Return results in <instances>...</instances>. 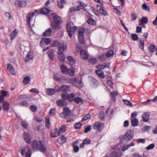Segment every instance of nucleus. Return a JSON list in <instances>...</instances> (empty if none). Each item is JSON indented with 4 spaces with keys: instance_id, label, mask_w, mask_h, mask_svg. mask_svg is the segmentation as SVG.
<instances>
[{
    "instance_id": "obj_63",
    "label": "nucleus",
    "mask_w": 157,
    "mask_h": 157,
    "mask_svg": "<svg viewBox=\"0 0 157 157\" xmlns=\"http://www.w3.org/2000/svg\"><path fill=\"white\" fill-rule=\"evenodd\" d=\"M73 147L74 148V152H78L79 149L78 147L75 144H74L73 145Z\"/></svg>"
},
{
    "instance_id": "obj_43",
    "label": "nucleus",
    "mask_w": 157,
    "mask_h": 157,
    "mask_svg": "<svg viewBox=\"0 0 157 157\" xmlns=\"http://www.w3.org/2000/svg\"><path fill=\"white\" fill-rule=\"evenodd\" d=\"M114 53L113 51L112 50H110L108 51L106 54L105 56L106 57L108 58H109L112 56L113 55Z\"/></svg>"
},
{
    "instance_id": "obj_20",
    "label": "nucleus",
    "mask_w": 157,
    "mask_h": 157,
    "mask_svg": "<svg viewBox=\"0 0 157 157\" xmlns=\"http://www.w3.org/2000/svg\"><path fill=\"white\" fill-rule=\"evenodd\" d=\"M150 114L148 113H144L142 114V117L143 121L145 122H147L149 119Z\"/></svg>"
},
{
    "instance_id": "obj_49",
    "label": "nucleus",
    "mask_w": 157,
    "mask_h": 157,
    "mask_svg": "<svg viewBox=\"0 0 157 157\" xmlns=\"http://www.w3.org/2000/svg\"><path fill=\"white\" fill-rule=\"evenodd\" d=\"M74 80L75 78H68L65 79V80L66 81H67L70 83L72 84H73L74 83Z\"/></svg>"
},
{
    "instance_id": "obj_26",
    "label": "nucleus",
    "mask_w": 157,
    "mask_h": 157,
    "mask_svg": "<svg viewBox=\"0 0 157 157\" xmlns=\"http://www.w3.org/2000/svg\"><path fill=\"white\" fill-rule=\"evenodd\" d=\"M67 104V102L64 100H58L57 101V105L60 107H62L66 105Z\"/></svg>"
},
{
    "instance_id": "obj_53",
    "label": "nucleus",
    "mask_w": 157,
    "mask_h": 157,
    "mask_svg": "<svg viewBox=\"0 0 157 157\" xmlns=\"http://www.w3.org/2000/svg\"><path fill=\"white\" fill-rule=\"evenodd\" d=\"M56 110L55 108H52L50 109L49 114L51 115L54 116L56 114Z\"/></svg>"
},
{
    "instance_id": "obj_19",
    "label": "nucleus",
    "mask_w": 157,
    "mask_h": 157,
    "mask_svg": "<svg viewBox=\"0 0 157 157\" xmlns=\"http://www.w3.org/2000/svg\"><path fill=\"white\" fill-rule=\"evenodd\" d=\"M34 58V54L31 52H29L25 58V61L27 62L29 60H33Z\"/></svg>"
},
{
    "instance_id": "obj_33",
    "label": "nucleus",
    "mask_w": 157,
    "mask_h": 157,
    "mask_svg": "<svg viewBox=\"0 0 157 157\" xmlns=\"http://www.w3.org/2000/svg\"><path fill=\"white\" fill-rule=\"evenodd\" d=\"M68 61L71 64H73L75 63V60L71 56H69L67 57Z\"/></svg>"
},
{
    "instance_id": "obj_55",
    "label": "nucleus",
    "mask_w": 157,
    "mask_h": 157,
    "mask_svg": "<svg viewBox=\"0 0 157 157\" xmlns=\"http://www.w3.org/2000/svg\"><path fill=\"white\" fill-rule=\"evenodd\" d=\"M132 38L134 41H136L138 40V37L137 35L135 34H132L131 35Z\"/></svg>"
},
{
    "instance_id": "obj_4",
    "label": "nucleus",
    "mask_w": 157,
    "mask_h": 157,
    "mask_svg": "<svg viewBox=\"0 0 157 157\" xmlns=\"http://www.w3.org/2000/svg\"><path fill=\"white\" fill-rule=\"evenodd\" d=\"M19 151L20 152L21 155L23 156L25 154L26 157H31L32 152L30 147L28 146L20 148Z\"/></svg>"
},
{
    "instance_id": "obj_42",
    "label": "nucleus",
    "mask_w": 157,
    "mask_h": 157,
    "mask_svg": "<svg viewBox=\"0 0 157 157\" xmlns=\"http://www.w3.org/2000/svg\"><path fill=\"white\" fill-rule=\"evenodd\" d=\"M74 100L75 102L78 104H82L83 103L82 99L79 97H76L75 98Z\"/></svg>"
},
{
    "instance_id": "obj_30",
    "label": "nucleus",
    "mask_w": 157,
    "mask_h": 157,
    "mask_svg": "<svg viewBox=\"0 0 157 157\" xmlns=\"http://www.w3.org/2000/svg\"><path fill=\"white\" fill-rule=\"evenodd\" d=\"M110 64L109 63H108L105 65H99L97 66L96 68L98 69H104L106 67H109Z\"/></svg>"
},
{
    "instance_id": "obj_6",
    "label": "nucleus",
    "mask_w": 157,
    "mask_h": 157,
    "mask_svg": "<svg viewBox=\"0 0 157 157\" xmlns=\"http://www.w3.org/2000/svg\"><path fill=\"white\" fill-rule=\"evenodd\" d=\"M85 31V29L84 28H81L78 31V40L79 43L82 44L85 43L84 33Z\"/></svg>"
},
{
    "instance_id": "obj_7",
    "label": "nucleus",
    "mask_w": 157,
    "mask_h": 157,
    "mask_svg": "<svg viewBox=\"0 0 157 157\" xmlns=\"http://www.w3.org/2000/svg\"><path fill=\"white\" fill-rule=\"evenodd\" d=\"M66 25L67 31L69 36L70 37H71L72 34L76 29L77 28L76 26L71 27V24L68 22L67 23Z\"/></svg>"
},
{
    "instance_id": "obj_5",
    "label": "nucleus",
    "mask_w": 157,
    "mask_h": 157,
    "mask_svg": "<svg viewBox=\"0 0 157 157\" xmlns=\"http://www.w3.org/2000/svg\"><path fill=\"white\" fill-rule=\"evenodd\" d=\"M97 11H95L94 13L96 15L98 16L99 15L98 11H99L100 13H102L104 15L106 16L108 15V13L106 10L104 9V7L102 5H97Z\"/></svg>"
},
{
    "instance_id": "obj_46",
    "label": "nucleus",
    "mask_w": 157,
    "mask_h": 157,
    "mask_svg": "<svg viewBox=\"0 0 157 157\" xmlns=\"http://www.w3.org/2000/svg\"><path fill=\"white\" fill-rule=\"evenodd\" d=\"M107 58L106 57L105 54L100 55L98 57L99 59L101 61H104Z\"/></svg>"
},
{
    "instance_id": "obj_38",
    "label": "nucleus",
    "mask_w": 157,
    "mask_h": 157,
    "mask_svg": "<svg viewBox=\"0 0 157 157\" xmlns=\"http://www.w3.org/2000/svg\"><path fill=\"white\" fill-rule=\"evenodd\" d=\"M7 69L8 70L10 71V72L12 74H14L15 73V71L14 70V69L13 68L12 65L10 64H9L8 65V67H7Z\"/></svg>"
},
{
    "instance_id": "obj_11",
    "label": "nucleus",
    "mask_w": 157,
    "mask_h": 157,
    "mask_svg": "<svg viewBox=\"0 0 157 157\" xmlns=\"http://www.w3.org/2000/svg\"><path fill=\"white\" fill-rule=\"evenodd\" d=\"M57 91V92L63 91L65 93L70 92L71 90L70 86L68 85H63L60 88H59Z\"/></svg>"
},
{
    "instance_id": "obj_12",
    "label": "nucleus",
    "mask_w": 157,
    "mask_h": 157,
    "mask_svg": "<svg viewBox=\"0 0 157 157\" xmlns=\"http://www.w3.org/2000/svg\"><path fill=\"white\" fill-rule=\"evenodd\" d=\"M73 84L78 88H81L83 86V84L82 81L78 78H75Z\"/></svg>"
},
{
    "instance_id": "obj_24",
    "label": "nucleus",
    "mask_w": 157,
    "mask_h": 157,
    "mask_svg": "<svg viewBox=\"0 0 157 157\" xmlns=\"http://www.w3.org/2000/svg\"><path fill=\"white\" fill-rule=\"evenodd\" d=\"M18 32V30L17 29H15L11 32L10 36L11 40H13L16 36Z\"/></svg>"
},
{
    "instance_id": "obj_3",
    "label": "nucleus",
    "mask_w": 157,
    "mask_h": 157,
    "mask_svg": "<svg viewBox=\"0 0 157 157\" xmlns=\"http://www.w3.org/2000/svg\"><path fill=\"white\" fill-rule=\"evenodd\" d=\"M71 115V111L67 107H64L63 109V112L60 114V116L61 117L67 119V122H71L74 121L72 118H68Z\"/></svg>"
},
{
    "instance_id": "obj_51",
    "label": "nucleus",
    "mask_w": 157,
    "mask_h": 157,
    "mask_svg": "<svg viewBox=\"0 0 157 157\" xmlns=\"http://www.w3.org/2000/svg\"><path fill=\"white\" fill-rule=\"evenodd\" d=\"M50 122L49 118H46L45 121V125L48 129L50 127Z\"/></svg>"
},
{
    "instance_id": "obj_64",
    "label": "nucleus",
    "mask_w": 157,
    "mask_h": 157,
    "mask_svg": "<svg viewBox=\"0 0 157 157\" xmlns=\"http://www.w3.org/2000/svg\"><path fill=\"white\" fill-rule=\"evenodd\" d=\"M137 115V113L136 111H134L132 113L131 115V118L132 119L135 118L136 117Z\"/></svg>"
},
{
    "instance_id": "obj_8",
    "label": "nucleus",
    "mask_w": 157,
    "mask_h": 157,
    "mask_svg": "<svg viewBox=\"0 0 157 157\" xmlns=\"http://www.w3.org/2000/svg\"><path fill=\"white\" fill-rule=\"evenodd\" d=\"M134 136L133 132L131 130H128L123 136L124 139L128 142L131 140Z\"/></svg>"
},
{
    "instance_id": "obj_60",
    "label": "nucleus",
    "mask_w": 157,
    "mask_h": 157,
    "mask_svg": "<svg viewBox=\"0 0 157 157\" xmlns=\"http://www.w3.org/2000/svg\"><path fill=\"white\" fill-rule=\"evenodd\" d=\"M91 126L90 125L86 126L84 130V132L87 133L88 132L90 131L91 129Z\"/></svg>"
},
{
    "instance_id": "obj_21",
    "label": "nucleus",
    "mask_w": 157,
    "mask_h": 157,
    "mask_svg": "<svg viewBox=\"0 0 157 157\" xmlns=\"http://www.w3.org/2000/svg\"><path fill=\"white\" fill-rule=\"evenodd\" d=\"M67 141V138L63 135H61L57 140V141L60 144L65 143Z\"/></svg>"
},
{
    "instance_id": "obj_35",
    "label": "nucleus",
    "mask_w": 157,
    "mask_h": 157,
    "mask_svg": "<svg viewBox=\"0 0 157 157\" xmlns=\"http://www.w3.org/2000/svg\"><path fill=\"white\" fill-rule=\"evenodd\" d=\"M30 78L29 76H27L25 77L23 79V82L24 84L26 85L28 84L30 82Z\"/></svg>"
},
{
    "instance_id": "obj_17",
    "label": "nucleus",
    "mask_w": 157,
    "mask_h": 157,
    "mask_svg": "<svg viewBox=\"0 0 157 157\" xmlns=\"http://www.w3.org/2000/svg\"><path fill=\"white\" fill-rule=\"evenodd\" d=\"M15 4L21 7H24L26 6L27 2L25 1H17L15 2Z\"/></svg>"
},
{
    "instance_id": "obj_61",
    "label": "nucleus",
    "mask_w": 157,
    "mask_h": 157,
    "mask_svg": "<svg viewBox=\"0 0 157 157\" xmlns=\"http://www.w3.org/2000/svg\"><path fill=\"white\" fill-rule=\"evenodd\" d=\"M123 102L124 104L130 106L132 105V103L130 102V101H129L128 100H127L124 99Z\"/></svg>"
},
{
    "instance_id": "obj_56",
    "label": "nucleus",
    "mask_w": 157,
    "mask_h": 157,
    "mask_svg": "<svg viewBox=\"0 0 157 157\" xmlns=\"http://www.w3.org/2000/svg\"><path fill=\"white\" fill-rule=\"evenodd\" d=\"M80 9L79 6H77V7H73L69 9V11L71 12H73L75 11H78Z\"/></svg>"
},
{
    "instance_id": "obj_37",
    "label": "nucleus",
    "mask_w": 157,
    "mask_h": 157,
    "mask_svg": "<svg viewBox=\"0 0 157 157\" xmlns=\"http://www.w3.org/2000/svg\"><path fill=\"white\" fill-rule=\"evenodd\" d=\"M52 32V29L49 28L45 31L44 33V35L46 36H48L51 34Z\"/></svg>"
},
{
    "instance_id": "obj_44",
    "label": "nucleus",
    "mask_w": 157,
    "mask_h": 157,
    "mask_svg": "<svg viewBox=\"0 0 157 157\" xmlns=\"http://www.w3.org/2000/svg\"><path fill=\"white\" fill-rule=\"evenodd\" d=\"M75 97V95L73 94H68V100L70 101H72L73 100Z\"/></svg>"
},
{
    "instance_id": "obj_1",
    "label": "nucleus",
    "mask_w": 157,
    "mask_h": 157,
    "mask_svg": "<svg viewBox=\"0 0 157 157\" xmlns=\"http://www.w3.org/2000/svg\"><path fill=\"white\" fill-rule=\"evenodd\" d=\"M32 147L33 150H36L37 149H39L42 152H45L47 150L46 146L43 144L41 141L37 142L36 140L33 141L32 143Z\"/></svg>"
},
{
    "instance_id": "obj_13",
    "label": "nucleus",
    "mask_w": 157,
    "mask_h": 157,
    "mask_svg": "<svg viewBox=\"0 0 157 157\" xmlns=\"http://www.w3.org/2000/svg\"><path fill=\"white\" fill-rule=\"evenodd\" d=\"M54 20L55 23L57 25H59L62 23V20L61 18L57 15H55V14L52 15Z\"/></svg>"
},
{
    "instance_id": "obj_16",
    "label": "nucleus",
    "mask_w": 157,
    "mask_h": 157,
    "mask_svg": "<svg viewBox=\"0 0 157 157\" xmlns=\"http://www.w3.org/2000/svg\"><path fill=\"white\" fill-rule=\"evenodd\" d=\"M80 55L81 57L84 60H87L89 57V54L84 50L82 49L80 51Z\"/></svg>"
},
{
    "instance_id": "obj_41",
    "label": "nucleus",
    "mask_w": 157,
    "mask_h": 157,
    "mask_svg": "<svg viewBox=\"0 0 157 157\" xmlns=\"http://www.w3.org/2000/svg\"><path fill=\"white\" fill-rule=\"evenodd\" d=\"M142 8L146 11H150V8L145 3L142 5Z\"/></svg>"
},
{
    "instance_id": "obj_45",
    "label": "nucleus",
    "mask_w": 157,
    "mask_h": 157,
    "mask_svg": "<svg viewBox=\"0 0 157 157\" xmlns=\"http://www.w3.org/2000/svg\"><path fill=\"white\" fill-rule=\"evenodd\" d=\"M87 23L89 24L92 25H95L96 24V22L95 20L91 18H89L88 20Z\"/></svg>"
},
{
    "instance_id": "obj_15",
    "label": "nucleus",
    "mask_w": 157,
    "mask_h": 157,
    "mask_svg": "<svg viewBox=\"0 0 157 157\" xmlns=\"http://www.w3.org/2000/svg\"><path fill=\"white\" fill-rule=\"evenodd\" d=\"M51 41V40L50 38H42L40 42V44L41 45V47H43L44 44H48L50 43Z\"/></svg>"
},
{
    "instance_id": "obj_57",
    "label": "nucleus",
    "mask_w": 157,
    "mask_h": 157,
    "mask_svg": "<svg viewBox=\"0 0 157 157\" xmlns=\"http://www.w3.org/2000/svg\"><path fill=\"white\" fill-rule=\"evenodd\" d=\"M90 117V114H87L85 115L84 117H83L82 121H86L87 119H89Z\"/></svg>"
},
{
    "instance_id": "obj_34",
    "label": "nucleus",
    "mask_w": 157,
    "mask_h": 157,
    "mask_svg": "<svg viewBox=\"0 0 157 157\" xmlns=\"http://www.w3.org/2000/svg\"><path fill=\"white\" fill-rule=\"evenodd\" d=\"M46 90V94L50 95L54 94L55 92V90L52 88L47 89Z\"/></svg>"
},
{
    "instance_id": "obj_59",
    "label": "nucleus",
    "mask_w": 157,
    "mask_h": 157,
    "mask_svg": "<svg viewBox=\"0 0 157 157\" xmlns=\"http://www.w3.org/2000/svg\"><path fill=\"white\" fill-rule=\"evenodd\" d=\"M137 17L138 16L136 14L132 13L131 14V19L133 21L136 20Z\"/></svg>"
},
{
    "instance_id": "obj_9",
    "label": "nucleus",
    "mask_w": 157,
    "mask_h": 157,
    "mask_svg": "<svg viewBox=\"0 0 157 157\" xmlns=\"http://www.w3.org/2000/svg\"><path fill=\"white\" fill-rule=\"evenodd\" d=\"M38 11L37 10H35L33 12H31L29 13L26 16L27 18V24L29 27L30 26V21L31 19L33 18V16L36 14L37 13Z\"/></svg>"
},
{
    "instance_id": "obj_62",
    "label": "nucleus",
    "mask_w": 157,
    "mask_h": 157,
    "mask_svg": "<svg viewBox=\"0 0 157 157\" xmlns=\"http://www.w3.org/2000/svg\"><path fill=\"white\" fill-rule=\"evenodd\" d=\"M155 146V144L154 143H152L147 147V150H151Z\"/></svg>"
},
{
    "instance_id": "obj_18",
    "label": "nucleus",
    "mask_w": 157,
    "mask_h": 157,
    "mask_svg": "<svg viewBox=\"0 0 157 157\" xmlns=\"http://www.w3.org/2000/svg\"><path fill=\"white\" fill-rule=\"evenodd\" d=\"M50 135L52 137H55L59 136L60 134L57 128H55L50 132Z\"/></svg>"
},
{
    "instance_id": "obj_28",
    "label": "nucleus",
    "mask_w": 157,
    "mask_h": 157,
    "mask_svg": "<svg viewBox=\"0 0 157 157\" xmlns=\"http://www.w3.org/2000/svg\"><path fill=\"white\" fill-rule=\"evenodd\" d=\"M139 45L140 48L144 50V40L143 38H140L139 39Z\"/></svg>"
},
{
    "instance_id": "obj_31",
    "label": "nucleus",
    "mask_w": 157,
    "mask_h": 157,
    "mask_svg": "<svg viewBox=\"0 0 157 157\" xmlns=\"http://www.w3.org/2000/svg\"><path fill=\"white\" fill-rule=\"evenodd\" d=\"M148 50L150 52H154L157 50V48L154 44H151L149 46Z\"/></svg>"
},
{
    "instance_id": "obj_25",
    "label": "nucleus",
    "mask_w": 157,
    "mask_h": 157,
    "mask_svg": "<svg viewBox=\"0 0 157 157\" xmlns=\"http://www.w3.org/2000/svg\"><path fill=\"white\" fill-rule=\"evenodd\" d=\"M60 69L61 72L63 74L67 75L68 73V69L64 65L62 64L60 66Z\"/></svg>"
},
{
    "instance_id": "obj_2",
    "label": "nucleus",
    "mask_w": 157,
    "mask_h": 157,
    "mask_svg": "<svg viewBox=\"0 0 157 157\" xmlns=\"http://www.w3.org/2000/svg\"><path fill=\"white\" fill-rule=\"evenodd\" d=\"M67 46L65 43H62L60 46L58 48L59 51L58 52V58L59 60L62 62L64 61L65 59V56L63 52H65L67 50Z\"/></svg>"
},
{
    "instance_id": "obj_10",
    "label": "nucleus",
    "mask_w": 157,
    "mask_h": 157,
    "mask_svg": "<svg viewBox=\"0 0 157 157\" xmlns=\"http://www.w3.org/2000/svg\"><path fill=\"white\" fill-rule=\"evenodd\" d=\"M104 126V124L103 123L97 122L94 124L93 127L94 129L100 132L103 130Z\"/></svg>"
},
{
    "instance_id": "obj_50",
    "label": "nucleus",
    "mask_w": 157,
    "mask_h": 157,
    "mask_svg": "<svg viewBox=\"0 0 157 157\" xmlns=\"http://www.w3.org/2000/svg\"><path fill=\"white\" fill-rule=\"evenodd\" d=\"M62 43H64L63 42H61L60 43H59V42L58 41H54V43L52 44V45H53V46L54 47H57L59 46V47Z\"/></svg>"
},
{
    "instance_id": "obj_39",
    "label": "nucleus",
    "mask_w": 157,
    "mask_h": 157,
    "mask_svg": "<svg viewBox=\"0 0 157 157\" xmlns=\"http://www.w3.org/2000/svg\"><path fill=\"white\" fill-rule=\"evenodd\" d=\"M118 95L117 92L115 91H113L111 93V96L114 102L116 101V96Z\"/></svg>"
},
{
    "instance_id": "obj_32",
    "label": "nucleus",
    "mask_w": 157,
    "mask_h": 157,
    "mask_svg": "<svg viewBox=\"0 0 157 157\" xmlns=\"http://www.w3.org/2000/svg\"><path fill=\"white\" fill-rule=\"evenodd\" d=\"M66 128V126L64 125H63L60 127L59 129H58L59 132L60 134H61L63 133L65 131Z\"/></svg>"
},
{
    "instance_id": "obj_27",
    "label": "nucleus",
    "mask_w": 157,
    "mask_h": 157,
    "mask_svg": "<svg viewBox=\"0 0 157 157\" xmlns=\"http://www.w3.org/2000/svg\"><path fill=\"white\" fill-rule=\"evenodd\" d=\"M47 54L51 60L54 59V51L53 50H50L48 52Z\"/></svg>"
},
{
    "instance_id": "obj_47",
    "label": "nucleus",
    "mask_w": 157,
    "mask_h": 157,
    "mask_svg": "<svg viewBox=\"0 0 157 157\" xmlns=\"http://www.w3.org/2000/svg\"><path fill=\"white\" fill-rule=\"evenodd\" d=\"M68 94L67 93H63L61 95L62 99L65 101V100L68 98Z\"/></svg>"
},
{
    "instance_id": "obj_52",
    "label": "nucleus",
    "mask_w": 157,
    "mask_h": 157,
    "mask_svg": "<svg viewBox=\"0 0 157 157\" xmlns=\"http://www.w3.org/2000/svg\"><path fill=\"white\" fill-rule=\"evenodd\" d=\"M69 75L73 76L75 74L74 70L73 69H68V73Z\"/></svg>"
},
{
    "instance_id": "obj_36",
    "label": "nucleus",
    "mask_w": 157,
    "mask_h": 157,
    "mask_svg": "<svg viewBox=\"0 0 157 157\" xmlns=\"http://www.w3.org/2000/svg\"><path fill=\"white\" fill-rule=\"evenodd\" d=\"M41 13L44 14H47L50 13V10L47 8L44 7L41 10Z\"/></svg>"
},
{
    "instance_id": "obj_23",
    "label": "nucleus",
    "mask_w": 157,
    "mask_h": 157,
    "mask_svg": "<svg viewBox=\"0 0 157 157\" xmlns=\"http://www.w3.org/2000/svg\"><path fill=\"white\" fill-rule=\"evenodd\" d=\"M10 104L6 101H3L2 104L3 109L6 111H8L10 109Z\"/></svg>"
},
{
    "instance_id": "obj_54",
    "label": "nucleus",
    "mask_w": 157,
    "mask_h": 157,
    "mask_svg": "<svg viewBox=\"0 0 157 157\" xmlns=\"http://www.w3.org/2000/svg\"><path fill=\"white\" fill-rule=\"evenodd\" d=\"M82 125V124L79 122H77L74 124V127L75 129H78L80 128Z\"/></svg>"
},
{
    "instance_id": "obj_14",
    "label": "nucleus",
    "mask_w": 157,
    "mask_h": 157,
    "mask_svg": "<svg viewBox=\"0 0 157 157\" xmlns=\"http://www.w3.org/2000/svg\"><path fill=\"white\" fill-rule=\"evenodd\" d=\"M23 136L25 140L26 143H31V138L29 132H25Z\"/></svg>"
},
{
    "instance_id": "obj_48",
    "label": "nucleus",
    "mask_w": 157,
    "mask_h": 157,
    "mask_svg": "<svg viewBox=\"0 0 157 157\" xmlns=\"http://www.w3.org/2000/svg\"><path fill=\"white\" fill-rule=\"evenodd\" d=\"M89 61L90 64H95L97 62V60L95 58H90L89 59Z\"/></svg>"
},
{
    "instance_id": "obj_40",
    "label": "nucleus",
    "mask_w": 157,
    "mask_h": 157,
    "mask_svg": "<svg viewBox=\"0 0 157 157\" xmlns=\"http://www.w3.org/2000/svg\"><path fill=\"white\" fill-rule=\"evenodd\" d=\"M131 123L132 126H136L138 125L139 121L137 119L135 118L132 120Z\"/></svg>"
},
{
    "instance_id": "obj_22",
    "label": "nucleus",
    "mask_w": 157,
    "mask_h": 157,
    "mask_svg": "<svg viewBox=\"0 0 157 157\" xmlns=\"http://www.w3.org/2000/svg\"><path fill=\"white\" fill-rule=\"evenodd\" d=\"M98 77L101 78H104L105 75L103 71L100 70H97L95 71Z\"/></svg>"
},
{
    "instance_id": "obj_29",
    "label": "nucleus",
    "mask_w": 157,
    "mask_h": 157,
    "mask_svg": "<svg viewBox=\"0 0 157 157\" xmlns=\"http://www.w3.org/2000/svg\"><path fill=\"white\" fill-rule=\"evenodd\" d=\"M148 21V19L147 17H143L142 18L140 21L139 22V24L140 25H144V24L147 22Z\"/></svg>"
},
{
    "instance_id": "obj_58",
    "label": "nucleus",
    "mask_w": 157,
    "mask_h": 157,
    "mask_svg": "<svg viewBox=\"0 0 157 157\" xmlns=\"http://www.w3.org/2000/svg\"><path fill=\"white\" fill-rule=\"evenodd\" d=\"M22 126L24 128H27L28 125V123L25 121H22L21 122Z\"/></svg>"
}]
</instances>
